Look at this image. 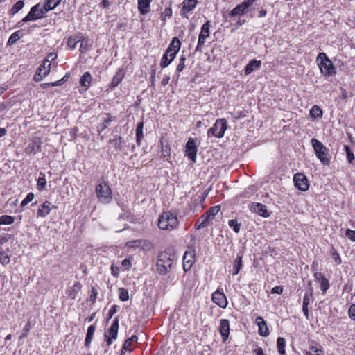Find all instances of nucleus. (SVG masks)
Listing matches in <instances>:
<instances>
[{
  "label": "nucleus",
  "mask_w": 355,
  "mask_h": 355,
  "mask_svg": "<svg viewBox=\"0 0 355 355\" xmlns=\"http://www.w3.org/2000/svg\"><path fill=\"white\" fill-rule=\"evenodd\" d=\"M46 12H47V11L44 6H40L39 3L36 4L31 8L28 15L24 17L21 21L17 23V26H21V22H28L42 19Z\"/></svg>",
  "instance_id": "423d86ee"
},
{
  "label": "nucleus",
  "mask_w": 355,
  "mask_h": 355,
  "mask_svg": "<svg viewBox=\"0 0 355 355\" xmlns=\"http://www.w3.org/2000/svg\"><path fill=\"white\" fill-rule=\"evenodd\" d=\"M0 263L3 266L10 263V256L5 251L0 252Z\"/></svg>",
  "instance_id": "c03bdc74"
},
{
  "label": "nucleus",
  "mask_w": 355,
  "mask_h": 355,
  "mask_svg": "<svg viewBox=\"0 0 355 355\" xmlns=\"http://www.w3.org/2000/svg\"><path fill=\"white\" fill-rule=\"evenodd\" d=\"M246 10L247 8L242 3H240L231 10L230 15L232 17L243 15Z\"/></svg>",
  "instance_id": "cd10ccee"
},
{
  "label": "nucleus",
  "mask_w": 355,
  "mask_h": 355,
  "mask_svg": "<svg viewBox=\"0 0 355 355\" xmlns=\"http://www.w3.org/2000/svg\"><path fill=\"white\" fill-rule=\"evenodd\" d=\"M96 327L94 325H90L87 331L85 343V345L86 347H89L93 339V336L95 332Z\"/></svg>",
  "instance_id": "393cba45"
},
{
  "label": "nucleus",
  "mask_w": 355,
  "mask_h": 355,
  "mask_svg": "<svg viewBox=\"0 0 355 355\" xmlns=\"http://www.w3.org/2000/svg\"><path fill=\"white\" fill-rule=\"evenodd\" d=\"M220 209V207L218 205L211 207L209 210H207L204 215L209 219L211 220L216 216V214Z\"/></svg>",
  "instance_id": "2f4dec72"
},
{
  "label": "nucleus",
  "mask_w": 355,
  "mask_h": 355,
  "mask_svg": "<svg viewBox=\"0 0 355 355\" xmlns=\"http://www.w3.org/2000/svg\"><path fill=\"white\" fill-rule=\"evenodd\" d=\"M320 288L322 291L323 293H324L329 288V283L328 279L326 277L322 279L320 282Z\"/></svg>",
  "instance_id": "603ef678"
},
{
  "label": "nucleus",
  "mask_w": 355,
  "mask_h": 355,
  "mask_svg": "<svg viewBox=\"0 0 355 355\" xmlns=\"http://www.w3.org/2000/svg\"><path fill=\"white\" fill-rule=\"evenodd\" d=\"M261 62L257 60H251L245 67V73L248 75L254 70L259 69L261 67Z\"/></svg>",
  "instance_id": "412c9836"
},
{
  "label": "nucleus",
  "mask_w": 355,
  "mask_h": 355,
  "mask_svg": "<svg viewBox=\"0 0 355 355\" xmlns=\"http://www.w3.org/2000/svg\"><path fill=\"white\" fill-rule=\"evenodd\" d=\"M92 81V76L89 72H85L84 74L80 77V84L83 87L85 88V89H87L90 85Z\"/></svg>",
  "instance_id": "a878e982"
},
{
  "label": "nucleus",
  "mask_w": 355,
  "mask_h": 355,
  "mask_svg": "<svg viewBox=\"0 0 355 355\" xmlns=\"http://www.w3.org/2000/svg\"><path fill=\"white\" fill-rule=\"evenodd\" d=\"M173 262V254L169 252L164 251L159 253L157 261V269L162 275H165L171 269Z\"/></svg>",
  "instance_id": "f257e3e1"
},
{
  "label": "nucleus",
  "mask_w": 355,
  "mask_h": 355,
  "mask_svg": "<svg viewBox=\"0 0 355 355\" xmlns=\"http://www.w3.org/2000/svg\"><path fill=\"white\" fill-rule=\"evenodd\" d=\"M283 292V288L282 286H277L272 288L271 293L272 294H282Z\"/></svg>",
  "instance_id": "338daca9"
},
{
  "label": "nucleus",
  "mask_w": 355,
  "mask_h": 355,
  "mask_svg": "<svg viewBox=\"0 0 355 355\" xmlns=\"http://www.w3.org/2000/svg\"><path fill=\"white\" fill-rule=\"evenodd\" d=\"M152 0H137L138 10L141 15H146L150 10Z\"/></svg>",
  "instance_id": "a211bd4d"
},
{
  "label": "nucleus",
  "mask_w": 355,
  "mask_h": 355,
  "mask_svg": "<svg viewBox=\"0 0 355 355\" xmlns=\"http://www.w3.org/2000/svg\"><path fill=\"white\" fill-rule=\"evenodd\" d=\"M227 127V121L225 119H217L213 127L208 130L207 135L209 137L213 135L217 138H221L223 137Z\"/></svg>",
  "instance_id": "0eeeda50"
},
{
  "label": "nucleus",
  "mask_w": 355,
  "mask_h": 355,
  "mask_svg": "<svg viewBox=\"0 0 355 355\" xmlns=\"http://www.w3.org/2000/svg\"><path fill=\"white\" fill-rule=\"evenodd\" d=\"M211 299L215 304L221 308H225L227 305V300L225 295L219 291H216L213 293Z\"/></svg>",
  "instance_id": "ddd939ff"
},
{
  "label": "nucleus",
  "mask_w": 355,
  "mask_h": 355,
  "mask_svg": "<svg viewBox=\"0 0 355 355\" xmlns=\"http://www.w3.org/2000/svg\"><path fill=\"white\" fill-rule=\"evenodd\" d=\"M197 0H185L181 10V15L184 16L187 12L193 10L197 5Z\"/></svg>",
  "instance_id": "aec40b11"
},
{
  "label": "nucleus",
  "mask_w": 355,
  "mask_h": 355,
  "mask_svg": "<svg viewBox=\"0 0 355 355\" xmlns=\"http://www.w3.org/2000/svg\"><path fill=\"white\" fill-rule=\"evenodd\" d=\"M41 141L38 138L34 139L25 148L27 154L35 155L41 150Z\"/></svg>",
  "instance_id": "2eb2a0df"
},
{
  "label": "nucleus",
  "mask_w": 355,
  "mask_h": 355,
  "mask_svg": "<svg viewBox=\"0 0 355 355\" xmlns=\"http://www.w3.org/2000/svg\"><path fill=\"white\" fill-rule=\"evenodd\" d=\"M256 323L259 326V335L262 336H267L269 334V331L264 319L261 316H258L256 318Z\"/></svg>",
  "instance_id": "f3484780"
},
{
  "label": "nucleus",
  "mask_w": 355,
  "mask_h": 355,
  "mask_svg": "<svg viewBox=\"0 0 355 355\" xmlns=\"http://www.w3.org/2000/svg\"><path fill=\"white\" fill-rule=\"evenodd\" d=\"M98 291L94 287L92 288L90 300L92 302H94L96 300Z\"/></svg>",
  "instance_id": "69168bd1"
},
{
  "label": "nucleus",
  "mask_w": 355,
  "mask_h": 355,
  "mask_svg": "<svg viewBox=\"0 0 355 355\" xmlns=\"http://www.w3.org/2000/svg\"><path fill=\"white\" fill-rule=\"evenodd\" d=\"M141 240H135L128 242L126 245L131 248L138 247L141 245Z\"/></svg>",
  "instance_id": "e2e57ef3"
},
{
  "label": "nucleus",
  "mask_w": 355,
  "mask_h": 355,
  "mask_svg": "<svg viewBox=\"0 0 355 355\" xmlns=\"http://www.w3.org/2000/svg\"><path fill=\"white\" fill-rule=\"evenodd\" d=\"M119 322V320L118 317H116L111 327L109 328L107 331L105 333V340L107 346H110L112 343L113 340H116L117 338Z\"/></svg>",
  "instance_id": "6e6552de"
},
{
  "label": "nucleus",
  "mask_w": 355,
  "mask_h": 355,
  "mask_svg": "<svg viewBox=\"0 0 355 355\" xmlns=\"http://www.w3.org/2000/svg\"><path fill=\"white\" fill-rule=\"evenodd\" d=\"M46 184V180L45 179L44 175H42V177H40L37 180V187L38 190L42 191L44 189L45 186Z\"/></svg>",
  "instance_id": "3c124183"
},
{
  "label": "nucleus",
  "mask_w": 355,
  "mask_h": 355,
  "mask_svg": "<svg viewBox=\"0 0 355 355\" xmlns=\"http://www.w3.org/2000/svg\"><path fill=\"white\" fill-rule=\"evenodd\" d=\"M81 289V284L79 282H76L72 288H71L69 290H68V295L71 299H75L77 296L78 293Z\"/></svg>",
  "instance_id": "7c9ffc66"
},
{
  "label": "nucleus",
  "mask_w": 355,
  "mask_h": 355,
  "mask_svg": "<svg viewBox=\"0 0 355 355\" xmlns=\"http://www.w3.org/2000/svg\"><path fill=\"white\" fill-rule=\"evenodd\" d=\"M15 217L9 215H2L0 216V220L2 225H12L15 222Z\"/></svg>",
  "instance_id": "ea45409f"
},
{
  "label": "nucleus",
  "mask_w": 355,
  "mask_h": 355,
  "mask_svg": "<svg viewBox=\"0 0 355 355\" xmlns=\"http://www.w3.org/2000/svg\"><path fill=\"white\" fill-rule=\"evenodd\" d=\"M209 220L203 214L202 215L195 224L196 229L200 230L207 226Z\"/></svg>",
  "instance_id": "e433bc0d"
},
{
  "label": "nucleus",
  "mask_w": 355,
  "mask_h": 355,
  "mask_svg": "<svg viewBox=\"0 0 355 355\" xmlns=\"http://www.w3.org/2000/svg\"><path fill=\"white\" fill-rule=\"evenodd\" d=\"M346 236L352 241H355V231L347 229L345 233Z\"/></svg>",
  "instance_id": "0e129e2a"
},
{
  "label": "nucleus",
  "mask_w": 355,
  "mask_h": 355,
  "mask_svg": "<svg viewBox=\"0 0 355 355\" xmlns=\"http://www.w3.org/2000/svg\"><path fill=\"white\" fill-rule=\"evenodd\" d=\"M119 299L121 301H128L129 299V293L127 289L124 288H120L119 289Z\"/></svg>",
  "instance_id": "09e8293b"
},
{
  "label": "nucleus",
  "mask_w": 355,
  "mask_h": 355,
  "mask_svg": "<svg viewBox=\"0 0 355 355\" xmlns=\"http://www.w3.org/2000/svg\"><path fill=\"white\" fill-rule=\"evenodd\" d=\"M205 40L202 37L198 36V45L196 49V51H202V49L205 45Z\"/></svg>",
  "instance_id": "13d9d810"
},
{
  "label": "nucleus",
  "mask_w": 355,
  "mask_h": 355,
  "mask_svg": "<svg viewBox=\"0 0 355 355\" xmlns=\"http://www.w3.org/2000/svg\"><path fill=\"white\" fill-rule=\"evenodd\" d=\"M348 315L352 320L355 321V304H352L349 306L348 310Z\"/></svg>",
  "instance_id": "bf43d9fd"
},
{
  "label": "nucleus",
  "mask_w": 355,
  "mask_h": 355,
  "mask_svg": "<svg viewBox=\"0 0 355 355\" xmlns=\"http://www.w3.org/2000/svg\"><path fill=\"white\" fill-rule=\"evenodd\" d=\"M228 225L236 233H239L240 232L241 224L238 223L236 220H230L228 222Z\"/></svg>",
  "instance_id": "8fccbe9b"
},
{
  "label": "nucleus",
  "mask_w": 355,
  "mask_h": 355,
  "mask_svg": "<svg viewBox=\"0 0 355 355\" xmlns=\"http://www.w3.org/2000/svg\"><path fill=\"white\" fill-rule=\"evenodd\" d=\"M64 83V79H60V80H59L58 81H55V82L42 83L40 86L42 89H46V88H49L50 87L60 86V85H62Z\"/></svg>",
  "instance_id": "79ce46f5"
},
{
  "label": "nucleus",
  "mask_w": 355,
  "mask_h": 355,
  "mask_svg": "<svg viewBox=\"0 0 355 355\" xmlns=\"http://www.w3.org/2000/svg\"><path fill=\"white\" fill-rule=\"evenodd\" d=\"M143 128L144 122L139 123L136 128V141L139 146L141 144V141L144 138Z\"/></svg>",
  "instance_id": "c85d7f7f"
},
{
  "label": "nucleus",
  "mask_w": 355,
  "mask_h": 355,
  "mask_svg": "<svg viewBox=\"0 0 355 355\" xmlns=\"http://www.w3.org/2000/svg\"><path fill=\"white\" fill-rule=\"evenodd\" d=\"M112 121V117L110 116V114H106V117L103 119V123L100 124L98 127V131L99 133L104 131L107 127V125Z\"/></svg>",
  "instance_id": "c9c22d12"
},
{
  "label": "nucleus",
  "mask_w": 355,
  "mask_h": 355,
  "mask_svg": "<svg viewBox=\"0 0 355 355\" xmlns=\"http://www.w3.org/2000/svg\"><path fill=\"white\" fill-rule=\"evenodd\" d=\"M311 143L314 149L317 157L325 165L330 163V157H328V149L317 139L313 138Z\"/></svg>",
  "instance_id": "39448f33"
},
{
  "label": "nucleus",
  "mask_w": 355,
  "mask_h": 355,
  "mask_svg": "<svg viewBox=\"0 0 355 355\" xmlns=\"http://www.w3.org/2000/svg\"><path fill=\"white\" fill-rule=\"evenodd\" d=\"M330 254H331V257L334 259V261L337 264H340L342 263V260H341V258H340L339 254L338 253V252L334 247H331V250H330Z\"/></svg>",
  "instance_id": "a18cd8bd"
},
{
  "label": "nucleus",
  "mask_w": 355,
  "mask_h": 355,
  "mask_svg": "<svg viewBox=\"0 0 355 355\" xmlns=\"http://www.w3.org/2000/svg\"><path fill=\"white\" fill-rule=\"evenodd\" d=\"M123 78H124L123 73L122 72L121 70H119L112 79V81L111 83V87H117L120 84V83L122 81Z\"/></svg>",
  "instance_id": "c756f323"
},
{
  "label": "nucleus",
  "mask_w": 355,
  "mask_h": 355,
  "mask_svg": "<svg viewBox=\"0 0 355 355\" xmlns=\"http://www.w3.org/2000/svg\"><path fill=\"white\" fill-rule=\"evenodd\" d=\"M21 31H17L13 33L9 37L8 44L11 46L13 45L21 37L19 35Z\"/></svg>",
  "instance_id": "37998d69"
},
{
  "label": "nucleus",
  "mask_w": 355,
  "mask_h": 355,
  "mask_svg": "<svg viewBox=\"0 0 355 355\" xmlns=\"http://www.w3.org/2000/svg\"><path fill=\"white\" fill-rule=\"evenodd\" d=\"M31 329V322L28 321L23 329V333L20 336L19 338L23 339L27 336L28 333Z\"/></svg>",
  "instance_id": "4d7b16f0"
},
{
  "label": "nucleus",
  "mask_w": 355,
  "mask_h": 355,
  "mask_svg": "<svg viewBox=\"0 0 355 355\" xmlns=\"http://www.w3.org/2000/svg\"><path fill=\"white\" fill-rule=\"evenodd\" d=\"M250 209L252 212L257 214L264 218H267L270 216L266 206L259 202H252L250 204Z\"/></svg>",
  "instance_id": "f8f14e48"
},
{
  "label": "nucleus",
  "mask_w": 355,
  "mask_h": 355,
  "mask_svg": "<svg viewBox=\"0 0 355 355\" xmlns=\"http://www.w3.org/2000/svg\"><path fill=\"white\" fill-rule=\"evenodd\" d=\"M178 224L177 216L170 211H165L162 214L158 220V227L161 230H173Z\"/></svg>",
  "instance_id": "7ed1b4c3"
},
{
  "label": "nucleus",
  "mask_w": 355,
  "mask_h": 355,
  "mask_svg": "<svg viewBox=\"0 0 355 355\" xmlns=\"http://www.w3.org/2000/svg\"><path fill=\"white\" fill-rule=\"evenodd\" d=\"M180 46L181 42L180 40L178 37H174L166 51L167 53H171V51L174 52L175 53H178V52L180 51Z\"/></svg>",
  "instance_id": "4be33fe9"
},
{
  "label": "nucleus",
  "mask_w": 355,
  "mask_h": 355,
  "mask_svg": "<svg viewBox=\"0 0 355 355\" xmlns=\"http://www.w3.org/2000/svg\"><path fill=\"white\" fill-rule=\"evenodd\" d=\"M171 63V60H170V58L168 57V53L166 51L161 59L160 67L162 68H165L167 66H168Z\"/></svg>",
  "instance_id": "de8ad7c7"
},
{
  "label": "nucleus",
  "mask_w": 355,
  "mask_h": 355,
  "mask_svg": "<svg viewBox=\"0 0 355 355\" xmlns=\"http://www.w3.org/2000/svg\"><path fill=\"white\" fill-rule=\"evenodd\" d=\"M50 69H51V63L46 64V67L43 68L42 71H41L42 80L49 73Z\"/></svg>",
  "instance_id": "052dcab7"
},
{
  "label": "nucleus",
  "mask_w": 355,
  "mask_h": 355,
  "mask_svg": "<svg viewBox=\"0 0 355 355\" xmlns=\"http://www.w3.org/2000/svg\"><path fill=\"white\" fill-rule=\"evenodd\" d=\"M277 345L278 352L282 355L285 354L286 340L282 337H279L277 340Z\"/></svg>",
  "instance_id": "4c0bfd02"
},
{
  "label": "nucleus",
  "mask_w": 355,
  "mask_h": 355,
  "mask_svg": "<svg viewBox=\"0 0 355 355\" xmlns=\"http://www.w3.org/2000/svg\"><path fill=\"white\" fill-rule=\"evenodd\" d=\"M24 6V2L22 0L17 1L9 11L10 15H14L19 10H21Z\"/></svg>",
  "instance_id": "72a5a7b5"
},
{
  "label": "nucleus",
  "mask_w": 355,
  "mask_h": 355,
  "mask_svg": "<svg viewBox=\"0 0 355 355\" xmlns=\"http://www.w3.org/2000/svg\"><path fill=\"white\" fill-rule=\"evenodd\" d=\"M118 309H119V306L117 305H113L110 311H109V313H108V319H110L112 318L113 315L114 313H116L118 311Z\"/></svg>",
  "instance_id": "680f3d73"
},
{
  "label": "nucleus",
  "mask_w": 355,
  "mask_h": 355,
  "mask_svg": "<svg viewBox=\"0 0 355 355\" xmlns=\"http://www.w3.org/2000/svg\"><path fill=\"white\" fill-rule=\"evenodd\" d=\"M61 0H48L44 3V6L46 8V11L53 10L60 3Z\"/></svg>",
  "instance_id": "58836bf2"
},
{
  "label": "nucleus",
  "mask_w": 355,
  "mask_h": 355,
  "mask_svg": "<svg viewBox=\"0 0 355 355\" xmlns=\"http://www.w3.org/2000/svg\"><path fill=\"white\" fill-rule=\"evenodd\" d=\"M310 115L313 119H318L322 116V110L318 105H314L310 110Z\"/></svg>",
  "instance_id": "f704fd0d"
},
{
  "label": "nucleus",
  "mask_w": 355,
  "mask_h": 355,
  "mask_svg": "<svg viewBox=\"0 0 355 355\" xmlns=\"http://www.w3.org/2000/svg\"><path fill=\"white\" fill-rule=\"evenodd\" d=\"M185 152L187 156L193 161V162H196V153H197V146L196 145V142L193 139L189 138L188 141L186 144L185 146Z\"/></svg>",
  "instance_id": "9b49d317"
},
{
  "label": "nucleus",
  "mask_w": 355,
  "mask_h": 355,
  "mask_svg": "<svg viewBox=\"0 0 355 355\" xmlns=\"http://www.w3.org/2000/svg\"><path fill=\"white\" fill-rule=\"evenodd\" d=\"M57 58V54L55 53H49L45 59L44 60L42 64L40 66L35 74L33 76V80L35 82H40L42 80L41 71H42L43 68L46 67V64L51 63L53 60H54Z\"/></svg>",
  "instance_id": "9d476101"
},
{
  "label": "nucleus",
  "mask_w": 355,
  "mask_h": 355,
  "mask_svg": "<svg viewBox=\"0 0 355 355\" xmlns=\"http://www.w3.org/2000/svg\"><path fill=\"white\" fill-rule=\"evenodd\" d=\"M252 352L255 355H266L263 353V349L259 346H257Z\"/></svg>",
  "instance_id": "774afa93"
},
{
  "label": "nucleus",
  "mask_w": 355,
  "mask_h": 355,
  "mask_svg": "<svg viewBox=\"0 0 355 355\" xmlns=\"http://www.w3.org/2000/svg\"><path fill=\"white\" fill-rule=\"evenodd\" d=\"M34 197H35V196H34L33 193H28V195L26 196V198L21 202V207L26 206L27 204H28L30 202H31L33 200Z\"/></svg>",
  "instance_id": "864d4df0"
},
{
  "label": "nucleus",
  "mask_w": 355,
  "mask_h": 355,
  "mask_svg": "<svg viewBox=\"0 0 355 355\" xmlns=\"http://www.w3.org/2000/svg\"><path fill=\"white\" fill-rule=\"evenodd\" d=\"M161 146H162V154L164 157H168L171 155V148L168 144L166 142L165 144L164 142L161 140Z\"/></svg>",
  "instance_id": "a19ab883"
},
{
  "label": "nucleus",
  "mask_w": 355,
  "mask_h": 355,
  "mask_svg": "<svg viewBox=\"0 0 355 355\" xmlns=\"http://www.w3.org/2000/svg\"><path fill=\"white\" fill-rule=\"evenodd\" d=\"M96 192L99 202L107 204L112 201V191L110 186L105 181L101 182L96 186Z\"/></svg>",
  "instance_id": "20e7f679"
},
{
  "label": "nucleus",
  "mask_w": 355,
  "mask_h": 355,
  "mask_svg": "<svg viewBox=\"0 0 355 355\" xmlns=\"http://www.w3.org/2000/svg\"><path fill=\"white\" fill-rule=\"evenodd\" d=\"M55 207L51 205L49 201H45L41 206H40L37 214V216L46 217L50 213L52 208Z\"/></svg>",
  "instance_id": "dca6fc26"
},
{
  "label": "nucleus",
  "mask_w": 355,
  "mask_h": 355,
  "mask_svg": "<svg viewBox=\"0 0 355 355\" xmlns=\"http://www.w3.org/2000/svg\"><path fill=\"white\" fill-rule=\"evenodd\" d=\"M242 256L237 254L234 261L232 275H237L242 268Z\"/></svg>",
  "instance_id": "bb28decb"
},
{
  "label": "nucleus",
  "mask_w": 355,
  "mask_h": 355,
  "mask_svg": "<svg viewBox=\"0 0 355 355\" xmlns=\"http://www.w3.org/2000/svg\"><path fill=\"white\" fill-rule=\"evenodd\" d=\"M295 186L302 191L309 189V184L307 178L302 173H297L293 177Z\"/></svg>",
  "instance_id": "1a4fd4ad"
},
{
  "label": "nucleus",
  "mask_w": 355,
  "mask_h": 355,
  "mask_svg": "<svg viewBox=\"0 0 355 355\" xmlns=\"http://www.w3.org/2000/svg\"><path fill=\"white\" fill-rule=\"evenodd\" d=\"M185 60H186V58L184 56H182L180 59V62L178 64V65L177 66V69H176V71L177 72H181L185 67Z\"/></svg>",
  "instance_id": "5fc2aeb1"
},
{
  "label": "nucleus",
  "mask_w": 355,
  "mask_h": 355,
  "mask_svg": "<svg viewBox=\"0 0 355 355\" xmlns=\"http://www.w3.org/2000/svg\"><path fill=\"white\" fill-rule=\"evenodd\" d=\"M195 254H194V252H188V251H186V252L184 253V256H183V258H182V265H183V269L184 271H189L195 260Z\"/></svg>",
  "instance_id": "4468645a"
},
{
  "label": "nucleus",
  "mask_w": 355,
  "mask_h": 355,
  "mask_svg": "<svg viewBox=\"0 0 355 355\" xmlns=\"http://www.w3.org/2000/svg\"><path fill=\"white\" fill-rule=\"evenodd\" d=\"M344 150L347 154V159L350 164H352L354 161V155L353 152L351 150L350 148L347 145L344 146Z\"/></svg>",
  "instance_id": "49530a36"
},
{
  "label": "nucleus",
  "mask_w": 355,
  "mask_h": 355,
  "mask_svg": "<svg viewBox=\"0 0 355 355\" xmlns=\"http://www.w3.org/2000/svg\"><path fill=\"white\" fill-rule=\"evenodd\" d=\"M219 331L223 338V340L225 341L228 338L230 331V324L227 320L223 319L220 320Z\"/></svg>",
  "instance_id": "6ab92c4d"
},
{
  "label": "nucleus",
  "mask_w": 355,
  "mask_h": 355,
  "mask_svg": "<svg viewBox=\"0 0 355 355\" xmlns=\"http://www.w3.org/2000/svg\"><path fill=\"white\" fill-rule=\"evenodd\" d=\"M209 28H210V21H207L205 23L201 28V31L199 34L200 37H202L204 39H207L209 36Z\"/></svg>",
  "instance_id": "473e14b6"
},
{
  "label": "nucleus",
  "mask_w": 355,
  "mask_h": 355,
  "mask_svg": "<svg viewBox=\"0 0 355 355\" xmlns=\"http://www.w3.org/2000/svg\"><path fill=\"white\" fill-rule=\"evenodd\" d=\"M316 60L323 76L329 77L336 74V68L325 53H320Z\"/></svg>",
  "instance_id": "f03ea898"
},
{
  "label": "nucleus",
  "mask_w": 355,
  "mask_h": 355,
  "mask_svg": "<svg viewBox=\"0 0 355 355\" xmlns=\"http://www.w3.org/2000/svg\"><path fill=\"white\" fill-rule=\"evenodd\" d=\"M137 340H138V338L135 335H133L130 338H128L125 340V343H124V345L123 346L121 355H123L124 353H125V351H128H128L131 352L132 349V343H137Z\"/></svg>",
  "instance_id": "b1692460"
},
{
  "label": "nucleus",
  "mask_w": 355,
  "mask_h": 355,
  "mask_svg": "<svg viewBox=\"0 0 355 355\" xmlns=\"http://www.w3.org/2000/svg\"><path fill=\"white\" fill-rule=\"evenodd\" d=\"M112 144H113L114 146L116 149H121L122 146L121 137H119L118 138L114 139L110 141Z\"/></svg>",
  "instance_id": "6e6d98bb"
},
{
  "label": "nucleus",
  "mask_w": 355,
  "mask_h": 355,
  "mask_svg": "<svg viewBox=\"0 0 355 355\" xmlns=\"http://www.w3.org/2000/svg\"><path fill=\"white\" fill-rule=\"evenodd\" d=\"M84 36L81 33H78L75 35L71 36L67 40V46L71 49H74L78 42L83 41Z\"/></svg>",
  "instance_id": "5701e85b"
}]
</instances>
